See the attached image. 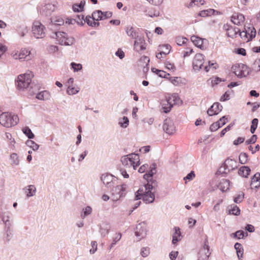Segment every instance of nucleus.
<instances>
[{"label": "nucleus", "instance_id": "f257e3e1", "mask_svg": "<svg viewBox=\"0 0 260 260\" xmlns=\"http://www.w3.org/2000/svg\"><path fill=\"white\" fill-rule=\"evenodd\" d=\"M147 183L140 188L135 193V200L142 199L146 204L152 203L155 200V195L152 190L157 186V181L152 178L151 181H147Z\"/></svg>", "mask_w": 260, "mask_h": 260}, {"label": "nucleus", "instance_id": "f03ea898", "mask_svg": "<svg viewBox=\"0 0 260 260\" xmlns=\"http://www.w3.org/2000/svg\"><path fill=\"white\" fill-rule=\"evenodd\" d=\"M122 165L125 169L136 170L138 166L140 165L139 156L136 153H131L124 155L121 158Z\"/></svg>", "mask_w": 260, "mask_h": 260}, {"label": "nucleus", "instance_id": "7ed1b4c3", "mask_svg": "<svg viewBox=\"0 0 260 260\" xmlns=\"http://www.w3.org/2000/svg\"><path fill=\"white\" fill-rule=\"evenodd\" d=\"M19 121L17 115L9 112H3L0 115V123L6 127H10L16 125Z\"/></svg>", "mask_w": 260, "mask_h": 260}, {"label": "nucleus", "instance_id": "20e7f679", "mask_svg": "<svg viewBox=\"0 0 260 260\" xmlns=\"http://www.w3.org/2000/svg\"><path fill=\"white\" fill-rule=\"evenodd\" d=\"M52 38H55L58 43L61 45L70 46L75 42V39L63 31H55L51 35Z\"/></svg>", "mask_w": 260, "mask_h": 260}, {"label": "nucleus", "instance_id": "39448f33", "mask_svg": "<svg viewBox=\"0 0 260 260\" xmlns=\"http://www.w3.org/2000/svg\"><path fill=\"white\" fill-rule=\"evenodd\" d=\"M33 76L34 74L31 71H28L24 74L19 75L17 80L18 89L24 90L28 87Z\"/></svg>", "mask_w": 260, "mask_h": 260}, {"label": "nucleus", "instance_id": "423d86ee", "mask_svg": "<svg viewBox=\"0 0 260 260\" xmlns=\"http://www.w3.org/2000/svg\"><path fill=\"white\" fill-rule=\"evenodd\" d=\"M234 73L240 78L245 77L249 75L251 70L246 65L243 63L236 64L232 67Z\"/></svg>", "mask_w": 260, "mask_h": 260}, {"label": "nucleus", "instance_id": "0eeeda50", "mask_svg": "<svg viewBox=\"0 0 260 260\" xmlns=\"http://www.w3.org/2000/svg\"><path fill=\"white\" fill-rule=\"evenodd\" d=\"M46 28L39 21H35L32 26V32L34 36L36 39H42L45 37Z\"/></svg>", "mask_w": 260, "mask_h": 260}, {"label": "nucleus", "instance_id": "6e6552de", "mask_svg": "<svg viewBox=\"0 0 260 260\" xmlns=\"http://www.w3.org/2000/svg\"><path fill=\"white\" fill-rule=\"evenodd\" d=\"M177 98L176 95L167 98L166 100L161 102V109L165 113L169 112L173 106V104L177 103Z\"/></svg>", "mask_w": 260, "mask_h": 260}, {"label": "nucleus", "instance_id": "1a4fd4ad", "mask_svg": "<svg viewBox=\"0 0 260 260\" xmlns=\"http://www.w3.org/2000/svg\"><path fill=\"white\" fill-rule=\"evenodd\" d=\"M101 179L107 188H112L116 184L117 178L113 175L106 173L102 175Z\"/></svg>", "mask_w": 260, "mask_h": 260}, {"label": "nucleus", "instance_id": "9d476101", "mask_svg": "<svg viewBox=\"0 0 260 260\" xmlns=\"http://www.w3.org/2000/svg\"><path fill=\"white\" fill-rule=\"evenodd\" d=\"M111 188V191L113 197V200L117 201L123 196V192L125 190L126 185H116Z\"/></svg>", "mask_w": 260, "mask_h": 260}, {"label": "nucleus", "instance_id": "9b49d317", "mask_svg": "<svg viewBox=\"0 0 260 260\" xmlns=\"http://www.w3.org/2000/svg\"><path fill=\"white\" fill-rule=\"evenodd\" d=\"M147 235L146 224L145 222L139 223L135 230V235L139 240L145 238Z\"/></svg>", "mask_w": 260, "mask_h": 260}, {"label": "nucleus", "instance_id": "f8f14e48", "mask_svg": "<svg viewBox=\"0 0 260 260\" xmlns=\"http://www.w3.org/2000/svg\"><path fill=\"white\" fill-rule=\"evenodd\" d=\"M146 43L144 37L141 36L135 40L134 43V50L138 53L146 49Z\"/></svg>", "mask_w": 260, "mask_h": 260}, {"label": "nucleus", "instance_id": "ddd939ff", "mask_svg": "<svg viewBox=\"0 0 260 260\" xmlns=\"http://www.w3.org/2000/svg\"><path fill=\"white\" fill-rule=\"evenodd\" d=\"M204 63V56L201 53L197 54L192 61L193 69L199 71L202 69Z\"/></svg>", "mask_w": 260, "mask_h": 260}, {"label": "nucleus", "instance_id": "4468645a", "mask_svg": "<svg viewBox=\"0 0 260 260\" xmlns=\"http://www.w3.org/2000/svg\"><path fill=\"white\" fill-rule=\"evenodd\" d=\"M162 128L164 131L169 135H172L175 132L173 122L170 118H167L164 120Z\"/></svg>", "mask_w": 260, "mask_h": 260}, {"label": "nucleus", "instance_id": "2eb2a0df", "mask_svg": "<svg viewBox=\"0 0 260 260\" xmlns=\"http://www.w3.org/2000/svg\"><path fill=\"white\" fill-rule=\"evenodd\" d=\"M56 9L55 4H47L43 6L40 10L41 14L46 17L50 16Z\"/></svg>", "mask_w": 260, "mask_h": 260}, {"label": "nucleus", "instance_id": "dca6fc26", "mask_svg": "<svg viewBox=\"0 0 260 260\" xmlns=\"http://www.w3.org/2000/svg\"><path fill=\"white\" fill-rule=\"evenodd\" d=\"M30 53L29 50L24 48L21 50L18 55L15 53L14 54H12V55L15 59L18 58L20 60H28L31 58Z\"/></svg>", "mask_w": 260, "mask_h": 260}, {"label": "nucleus", "instance_id": "f3484780", "mask_svg": "<svg viewBox=\"0 0 260 260\" xmlns=\"http://www.w3.org/2000/svg\"><path fill=\"white\" fill-rule=\"evenodd\" d=\"M222 109V106L219 103H214L208 110L207 114L209 116L217 115Z\"/></svg>", "mask_w": 260, "mask_h": 260}, {"label": "nucleus", "instance_id": "a211bd4d", "mask_svg": "<svg viewBox=\"0 0 260 260\" xmlns=\"http://www.w3.org/2000/svg\"><path fill=\"white\" fill-rule=\"evenodd\" d=\"M125 31L127 35L135 40H137L140 36L139 35L138 29H136L132 26H127L125 28Z\"/></svg>", "mask_w": 260, "mask_h": 260}, {"label": "nucleus", "instance_id": "6ab92c4d", "mask_svg": "<svg viewBox=\"0 0 260 260\" xmlns=\"http://www.w3.org/2000/svg\"><path fill=\"white\" fill-rule=\"evenodd\" d=\"M50 27L52 29L53 26H60L64 24V20L61 16H55L50 19Z\"/></svg>", "mask_w": 260, "mask_h": 260}, {"label": "nucleus", "instance_id": "aec40b11", "mask_svg": "<svg viewBox=\"0 0 260 260\" xmlns=\"http://www.w3.org/2000/svg\"><path fill=\"white\" fill-rule=\"evenodd\" d=\"M244 15L238 13H234L231 17L232 22L237 25H240L241 23L244 21Z\"/></svg>", "mask_w": 260, "mask_h": 260}, {"label": "nucleus", "instance_id": "412c9836", "mask_svg": "<svg viewBox=\"0 0 260 260\" xmlns=\"http://www.w3.org/2000/svg\"><path fill=\"white\" fill-rule=\"evenodd\" d=\"M150 170L144 175V178L147 180V181H151L152 178L154 174L156 173V165L155 164H152L150 167Z\"/></svg>", "mask_w": 260, "mask_h": 260}, {"label": "nucleus", "instance_id": "4be33fe9", "mask_svg": "<svg viewBox=\"0 0 260 260\" xmlns=\"http://www.w3.org/2000/svg\"><path fill=\"white\" fill-rule=\"evenodd\" d=\"M224 163L228 169V172L234 170L237 167V161L234 159L228 158L225 160Z\"/></svg>", "mask_w": 260, "mask_h": 260}, {"label": "nucleus", "instance_id": "5701e85b", "mask_svg": "<svg viewBox=\"0 0 260 260\" xmlns=\"http://www.w3.org/2000/svg\"><path fill=\"white\" fill-rule=\"evenodd\" d=\"M209 248L210 247L209 246L208 241L207 239H206L204 241V244L203 246V248L201 252L200 253L202 252H203L204 254V257H203L202 260H207L209 255L210 254V253L209 252Z\"/></svg>", "mask_w": 260, "mask_h": 260}, {"label": "nucleus", "instance_id": "b1692460", "mask_svg": "<svg viewBox=\"0 0 260 260\" xmlns=\"http://www.w3.org/2000/svg\"><path fill=\"white\" fill-rule=\"evenodd\" d=\"M251 188H258L260 186V173H256L251 179Z\"/></svg>", "mask_w": 260, "mask_h": 260}, {"label": "nucleus", "instance_id": "393cba45", "mask_svg": "<svg viewBox=\"0 0 260 260\" xmlns=\"http://www.w3.org/2000/svg\"><path fill=\"white\" fill-rule=\"evenodd\" d=\"M251 170L248 166H242L238 170V174L245 178H247L250 173Z\"/></svg>", "mask_w": 260, "mask_h": 260}, {"label": "nucleus", "instance_id": "a878e982", "mask_svg": "<svg viewBox=\"0 0 260 260\" xmlns=\"http://www.w3.org/2000/svg\"><path fill=\"white\" fill-rule=\"evenodd\" d=\"M174 229L175 232L173 235L172 243L175 244L177 242L181 240L182 236L179 228L175 227Z\"/></svg>", "mask_w": 260, "mask_h": 260}, {"label": "nucleus", "instance_id": "bb28decb", "mask_svg": "<svg viewBox=\"0 0 260 260\" xmlns=\"http://www.w3.org/2000/svg\"><path fill=\"white\" fill-rule=\"evenodd\" d=\"M2 220L5 224V227H11V222L10 220L11 217V213L6 212L3 213L2 215Z\"/></svg>", "mask_w": 260, "mask_h": 260}, {"label": "nucleus", "instance_id": "cd10ccee", "mask_svg": "<svg viewBox=\"0 0 260 260\" xmlns=\"http://www.w3.org/2000/svg\"><path fill=\"white\" fill-rule=\"evenodd\" d=\"M50 98V92L47 90L42 91L39 92L36 95V98L39 100H48Z\"/></svg>", "mask_w": 260, "mask_h": 260}, {"label": "nucleus", "instance_id": "c85d7f7f", "mask_svg": "<svg viewBox=\"0 0 260 260\" xmlns=\"http://www.w3.org/2000/svg\"><path fill=\"white\" fill-rule=\"evenodd\" d=\"M85 1L82 0L79 4H75L72 6V9L74 12H81L84 10Z\"/></svg>", "mask_w": 260, "mask_h": 260}, {"label": "nucleus", "instance_id": "c756f323", "mask_svg": "<svg viewBox=\"0 0 260 260\" xmlns=\"http://www.w3.org/2000/svg\"><path fill=\"white\" fill-rule=\"evenodd\" d=\"M23 189H26L25 192L28 198L34 196L36 192V188L34 185H29Z\"/></svg>", "mask_w": 260, "mask_h": 260}, {"label": "nucleus", "instance_id": "7c9ffc66", "mask_svg": "<svg viewBox=\"0 0 260 260\" xmlns=\"http://www.w3.org/2000/svg\"><path fill=\"white\" fill-rule=\"evenodd\" d=\"M191 42L193 43V44L199 48H201L203 44V39L196 36H192L190 38Z\"/></svg>", "mask_w": 260, "mask_h": 260}, {"label": "nucleus", "instance_id": "2f4dec72", "mask_svg": "<svg viewBox=\"0 0 260 260\" xmlns=\"http://www.w3.org/2000/svg\"><path fill=\"white\" fill-rule=\"evenodd\" d=\"M6 233L4 236V240L6 242H9L12 237V232L10 227H5Z\"/></svg>", "mask_w": 260, "mask_h": 260}, {"label": "nucleus", "instance_id": "473e14b6", "mask_svg": "<svg viewBox=\"0 0 260 260\" xmlns=\"http://www.w3.org/2000/svg\"><path fill=\"white\" fill-rule=\"evenodd\" d=\"M17 30L21 37H23L28 32L27 27L24 25L17 26Z\"/></svg>", "mask_w": 260, "mask_h": 260}, {"label": "nucleus", "instance_id": "72a5a7b5", "mask_svg": "<svg viewBox=\"0 0 260 260\" xmlns=\"http://www.w3.org/2000/svg\"><path fill=\"white\" fill-rule=\"evenodd\" d=\"M238 32H240V29L238 27L231 28V29L227 32V35L229 37L235 38L237 37Z\"/></svg>", "mask_w": 260, "mask_h": 260}, {"label": "nucleus", "instance_id": "f704fd0d", "mask_svg": "<svg viewBox=\"0 0 260 260\" xmlns=\"http://www.w3.org/2000/svg\"><path fill=\"white\" fill-rule=\"evenodd\" d=\"M118 124L122 128H126L129 124L128 118L124 116L119 119Z\"/></svg>", "mask_w": 260, "mask_h": 260}, {"label": "nucleus", "instance_id": "c9c22d12", "mask_svg": "<svg viewBox=\"0 0 260 260\" xmlns=\"http://www.w3.org/2000/svg\"><path fill=\"white\" fill-rule=\"evenodd\" d=\"M169 80L175 86H179L182 83V79L180 77H170Z\"/></svg>", "mask_w": 260, "mask_h": 260}, {"label": "nucleus", "instance_id": "e433bc0d", "mask_svg": "<svg viewBox=\"0 0 260 260\" xmlns=\"http://www.w3.org/2000/svg\"><path fill=\"white\" fill-rule=\"evenodd\" d=\"M23 133L29 139H33L35 137L31 130L28 127H24L22 129Z\"/></svg>", "mask_w": 260, "mask_h": 260}, {"label": "nucleus", "instance_id": "4c0bfd02", "mask_svg": "<svg viewBox=\"0 0 260 260\" xmlns=\"http://www.w3.org/2000/svg\"><path fill=\"white\" fill-rule=\"evenodd\" d=\"M231 209H229V213L234 215H239L240 214V209L236 205L231 206Z\"/></svg>", "mask_w": 260, "mask_h": 260}, {"label": "nucleus", "instance_id": "58836bf2", "mask_svg": "<svg viewBox=\"0 0 260 260\" xmlns=\"http://www.w3.org/2000/svg\"><path fill=\"white\" fill-rule=\"evenodd\" d=\"M248 31L247 35H249V38L248 39L247 41H251L253 38H255L256 31V29L254 27L252 26L251 27H248Z\"/></svg>", "mask_w": 260, "mask_h": 260}, {"label": "nucleus", "instance_id": "ea45409f", "mask_svg": "<svg viewBox=\"0 0 260 260\" xmlns=\"http://www.w3.org/2000/svg\"><path fill=\"white\" fill-rule=\"evenodd\" d=\"M162 47H166L167 49L168 50L167 52L165 51H160L159 53H157L156 55V57L160 59L162 56V53H165V56H166L167 54H168L170 53V50L171 49V46L168 44L164 45Z\"/></svg>", "mask_w": 260, "mask_h": 260}, {"label": "nucleus", "instance_id": "a19ab883", "mask_svg": "<svg viewBox=\"0 0 260 260\" xmlns=\"http://www.w3.org/2000/svg\"><path fill=\"white\" fill-rule=\"evenodd\" d=\"M102 15L103 12L101 10H98L94 12L92 14V20L96 21L102 20V18H101V17H102Z\"/></svg>", "mask_w": 260, "mask_h": 260}, {"label": "nucleus", "instance_id": "79ce46f5", "mask_svg": "<svg viewBox=\"0 0 260 260\" xmlns=\"http://www.w3.org/2000/svg\"><path fill=\"white\" fill-rule=\"evenodd\" d=\"M27 146L31 148L34 150H37L39 148V145L36 143L34 141L28 140L26 142Z\"/></svg>", "mask_w": 260, "mask_h": 260}, {"label": "nucleus", "instance_id": "37998d69", "mask_svg": "<svg viewBox=\"0 0 260 260\" xmlns=\"http://www.w3.org/2000/svg\"><path fill=\"white\" fill-rule=\"evenodd\" d=\"M248 157L246 153H241L239 156V162L241 164H245L248 160Z\"/></svg>", "mask_w": 260, "mask_h": 260}, {"label": "nucleus", "instance_id": "c03bdc74", "mask_svg": "<svg viewBox=\"0 0 260 260\" xmlns=\"http://www.w3.org/2000/svg\"><path fill=\"white\" fill-rule=\"evenodd\" d=\"M234 237H237L238 239H243L245 236H247V232H244L243 231L239 230L233 234Z\"/></svg>", "mask_w": 260, "mask_h": 260}, {"label": "nucleus", "instance_id": "a18cd8bd", "mask_svg": "<svg viewBox=\"0 0 260 260\" xmlns=\"http://www.w3.org/2000/svg\"><path fill=\"white\" fill-rule=\"evenodd\" d=\"M188 41V39L185 37H177L176 38V42L178 46H182Z\"/></svg>", "mask_w": 260, "mask_h": 260}, {"label": "nucleus", "instance_id": "49530a36", "mask_svg": "<svg viewBox=\"0 0 260 260\" xmlns=\"http://www.w3.org/2000/svg\"><path fill=\"white\" fill-rule=\"evenodd\" d=\"M10 158L12 161V165L15 166H17L19 165V160L16 153H12L10 156Z\"/></svg>", "mask_w": 260, "mask_h": 260}, {"label": "nucleus", "instance_id": "de8ad7c7", "mask_svg": "<svg viewBox=\"0 0 260 260\" xmlns=\"http://www.w3.org/2000/svg\"><path fill=\"white\" fill-rule=\"evenodd\" d=\"M92 212V208L90 206H87L85 209H83V214H81L82 218H84L86 216L90 215Z\"/></svg>", "mask_w": 260, "mask_h": 260}, {"label": "nucleus", "instance_id": "09e8293b", "mask_svg": "<svg viewBox=\"0 0 260 260\" xmlns=\"http://www.w3.org/2000/svg\"><path fill=\"white\" fill-rule=\"evenodd\" d=\"M252 69L256 72H260V58L255 59L252 65Z\"/></svg>", "mask_w": 260, "mask_h": 260}, {"label": "nucleus", "instance_id": "8fccbe9b", "mask_svg": "<svg viewBox=\"0 0 260 260\" xmlns=\"http://www.w3.org/2000/svg\"><path fill=\"white\" fill-rule=\"evenodd\" d=\"M141 255L143 257H146L150 254V249L149 247H143L141 249Z\"/></svg>", "mask_w": 260, "mask_h": 260}, {"label": "nucleus", "instance_id": "3c124183", "mask_svg": "<svg viewBox=\"0 0 260 260\" xmlns=\"http://www.w3.org/2000/svg\"><path fill=\"white\" fill-rule=\"evenodd\" d=\"M71 68L74 70V72H78L80 71L82 69V64L80 63H76L75 62H72L71 63Z\"/></svg>", "mask_w": 260, "mask_h": 260}, {"label": "nucleus", "instance_id": "603ef678", "mask_svg": "<svg viewBox=\"0 0 260 260\" xmlns=\"http://www.w3.org/2000/svg\"><path fill=\"white\" fill-rule=\"evenodd\" d=\"M210 79L211 80V83L212 86H214L215 85L218 84L219 82L221 81H224V80H222L221 78H219L218 77H214L211 78Z\"/></svg>", "mask_w": 260, "mask_h": 260}, {"label": "nucleus", "instance_id": "864d4df0", "mask_svg": "<svg viewBox=\"0 0 260 260\" xmlns=\"http://www.w3.org/2000/svg\"><path fill=\"white\" fill-rule=\"evenodd\" d=\"M221 127L220 126L219 121H217L212 123L210 126V129L211 132H215L217 131L218 128Z\"/></svg>", "mask_w": 260, "mask_h": 260}, {"label": "nucleus", "instance_id": "5fc2aeb1", "mask_svg": "<svg viewBox=\"0 0 260 260\" xmlns=\"http://www.w3.org/2000/svg\"><path fill=\"white\" fill-rule=\"evenodd\" d=\"M75 19H76V23L78 25H83L84 24V18L83 15H78Z\"/></svg>", "mask_w": 260, "mask_h": 260}, {"label": "nucleus", "instance_id": "6e6d98bb", "mask_svg": "<svg viewBox=\"0 0 260 260\" xmlns=\"http://www.w3.org/2000/svg\"><path fill=\"white\" fill-rule=\"evenodd\" d=\"M121 234L120 233L117 234L115 238L113 239L112 243L111 244L110 248H112L116 244V243L121 239Z\"/></svg>", "mask_w": 260, "mask_h": 260}, {"label": "nucleus", "instance_id": "4d7b16f0", "mask_svg": "<svg viewBox=\"0 0 260 260\" xmlns=\"http://www.w3.org/2000/svg\"><path fill=\"white\" fill-rule=\"evenodd\" d=\"M67 93L69 95H73L77 93L79 90L75 89L74 87L69 86L67 89Z\"/></svg>", "mask_w": 260, "mask_h": 260}, {"label": "nucleus", "instance_id": "13d9d810", "mask_svg": "<svg viewBox=\"0 0 260 260\" xmlns=\"http://www.w3.org/2000/svg\"><path fill=\"white\" fill-rule=\"evenodd\" d=\"M208 66H205V70L206 72H208L209 71V69L210 67H212L216 69L218 66L216 63L211 62L210 61H208Z\"/></svg>", "mask_w": 260, "mask_h": 260}, {"label": "nucleus", "instance_id": "bf43d9fd", "mask_svg": "<svg viewBox=\"0 0 260 260\" xmlns=\"http://www.w3.org/2000/svg\"><path fill=\"white\" fill-rule=\"evenodd\" d=\"M244 197V194L243 193H241L238 194L237 197L234 198V201L235 203L238 204L241 203Z\"/></svg>", "mask_w": 260, "mask_h": 260}, {"label": "nucleus", "instance_id": "052dcab7", "mask_svg": "<svg viewBox=\"0 0 260 260\" xmlns=\"http://www.w3.org/2000/svg\"><path fill=\"white\" fill-rule=\"evenodd\" d=\"M257 140V136L255 135H253L251 136V137L246 141L245 144L246 145H249L251 144H254L255 143Z\"/></svg>", "mask_w": 260, "mask_h": 260}, {"label": "nucleus", "instance_id": "680f3d73", "mask_svg": "<svg viewBox=\"0 0 260 260\" xmlns=\"http://www.w3.org/2000/svg\"><path fill=\"white\" fill-rule=\"evenodd\" d=\"M217 172L221 174H227L229 172L224 163L219 168Z\"/></svg>", "mask_w": 260, "mask_h": 260}, {"label": "nucleus", "instance_id": "e2e57ef3", "mask_svg": "<svg viewBox=\"0 0 260 260\" xmlns=\"http://www.w3.org/2000/svg\"><path fill=\"white\" fill-rule=\"evenodd\" d=\"M234 125V124L233 123H230L229 125H228L226 127H225L224 128H223L221 132H220V137H223L225 134L229 131H230L231 128V127H232Z\"/></svg>", "mask_w": 260, "mask_h": 260}, {"label": "nucleus", "instance_id": "0e129e2a", "mask_svg": "<svg viewBox=\"0 0 260 260\" xmlns=\"http://www.w3.org/2000/svg\"><path fill=\"white\" fill-rule=\"evenodd\" d=\"M112 16V13L111 12L107 11V12H103V15L102 16V17H101V18H102V20H104V19L111 17Z\"/></svg>", "mask_w": 260, "mask_h": 260}, {"label": "nucleus", "instance_id": "69168bd1", "mask_svg": "<svg viewBox=\"0 0 260 260\" xmlns=\"http://www.w3.org/2000/svg\"><path fill=\"white\" fill-rule=\"evenodd\" d=\"M195 177V174L193 171L188 173L186 176L184 177V180H188L189 181L192 180Z\"/></svg>", "mask_w": 260, "mask_h": 260}, {"label": "nucleus", "instance_id": "338daca9", "mask_svg": "<svg viewBox=\"0 0 260 260\" xmlns=\"http://www.w3.org/2000/svg\"><path fill=\"white\" fill-rule=\"evenodd\" d=\"M228 117L226 116H223L220 118L218 121L220 123V126L222 127L228 122Z\"/></svg>", "mask_w": 260, "mask_h": 260}, {"label": "nucleus", "instance_id": "774afa93", "mask_svg": "<svg viewBox=\"0 0 260 260\" xmlns=\"http://www.w3.org/2000/svg\"><path fill=\"white\" fill-rule=\"evenodd\" d=\"M109 227L107 226L106 228H101L100 232L101 233L102 236L103 237L106 236L109 233Z\"/></svg>", "mask_w": 260, "mask_h": 260}]
</instances>
